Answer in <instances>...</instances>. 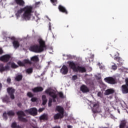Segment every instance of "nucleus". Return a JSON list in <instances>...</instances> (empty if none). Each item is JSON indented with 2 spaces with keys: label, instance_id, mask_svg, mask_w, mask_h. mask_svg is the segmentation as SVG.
I'll list each match as a JSON object with an SVG mask.
<instances>
[{
  "label": "nucleus",
  "instance_id": "obj_31",
  "mask_svg": "<svg viewBox=\"0 0 128 128\" xmlns=\"http://www.w3.org/2000/svg\"><path fill=\"white\" fill-rule=\"evenodd\" d=\"M12 128H20V127L18 126H17L16 122H13L12 124Z\"/></svg>",
  "mask_w": 128,
  "mask_h": 128
},
{
  "label": "nucleus",
  "instance_id": "obj_48",
  "mask_svg": "<svg viewBox=\"0 0 128 128\" xmlns=\"http://www.w3.org/2000/svg\"><path fill=\"white\" fill-rule=\"evenodd\" d=\"M68 128H72V126H68Z\"/></svg>",
  "mask_w": 128,
  "mask_h": 128
},
{
  "label": "nucleus",
  "instance_id": "obj_7",
  "mask_svg": "<svg viewBox=\"0 0 128 128\" xmlns=\"http://www.w3.org/2000/svg\"><path fill=\"white\" fill-rule=\"evenodd\" d=\"M125 82L126 84L122 86L121 90H122V93L126 94L128 93V78L125 79Z\"/></svg>",
  "mask_w": 128,
  "mask_h": 128
},
{
  "label": "nucleus",
  "instance_id": "obj_4",
  "mask_svg": "<svg viewBox=\"0 0 128 128\" xmlns=\"http://www.w3.org/2000/svg\"><path fill=\"white\" fill-rule=\"evenodd\" d=\"M68 63L69 64L70 67L73 70L74 72H84L86 71V70L84 67L78 66L77 64L73 62H68Z\"/></svg>",
  "mask_w": 128,
  "mask_h": 128
},
{
  "label": "nucleus",
  "instance_id": "obj_37",
  "mask_svg": "<svg viewBox=\"0 0 128 128\" xmlns=\"http://www.w3.org/2000/svg\"><path fill=\"white\" fill-rule=\"evenodd\" d=\"M77 78H78L77 76L74 75V76H72V80H76Z\"/></svg>",
  "mask_w": 128,
  "mask_h": 128
},
{
  "label": "nucleus",
  "instance_id": "obj_36",
  "mask_svg": "<svg viewBox=\"0 0 128 128\" xmlns=\"http://www.w3.org/2000/svg\"><path fill=\"white\" fill-rule=\"evenodd\" d=\"M37 100H38V99H37L36 98H32L31 99V101H32V102H36Z\"/></svg>",
  "mask_w": 128,
  "mask_h": 128
},
{
  "label": "nucleus",
  "instance_id": "obj_15",
  "mask_svg": "<svg viewBox=\"0 0 128 128\" xmlns=\"http://www.w3.org/2000/svg\"><path fill=\"white\" fill-rule=\"evenodd\" d=\"M10 58V56L9 55H5L0 58V60L4 62H8Z\"/></svg>",
  "mask_w": 128,
  "mask_h": 128
},
{
  "label": "nucleus",
  "instance_id": "obj_33",
  "mask_svg": "<svg viewBox=\"0 0 128 128\" xmlns=\"http://www.w3.org/2000/svg\"><path fill=\"white\" fill-rule=\"evenodd\" d=\"M32 72V68H28L26 70V72L28 74H30Z\"/></svg>",
  "mask_w": 128,
  "mask_h": 128
},
{
  "label": "nucleus",
  "instance_id": "obj_12",
  "mask_svg": "<svg viewBox=\"0 0 128 128\" xmlns=\"http://www.w3.org/2000/svg\"><path fill=\"white\" fill-rule=\"evenodd\" d=\"M6 114H8V116H12L14 115V112L13 111L10 110L8 112L7 114L6 112L4 113L3 114V118L4 120L7 119Z\"/></svg>",
  "mask_w": 128,
  "mask_h": 128
},
{
  "label": "nucleus",
  "instance_id": "obj_46",
  "mask_svg": "<svg viewBox=\"0 0 128 128\" xmlns=\"http://www.w3.org/2000/svg\"><path fill=\"white\" fill-rule=\"evenodd\" d=\"M6 39H7V40H8V39H9V40H10H10H14V37H13V38H8Z\"/></svg>",
  "mask_w": 128,
  "mask_h": 128
},
{
  "label": "nucleus",
  "instance_id": "obj_5",
  "mask_svg": "<svg viewBox=\"0 0 128 128\" xmlns=\"http://www.w3.org/2000/svg\"><path fill=\"white\" fill-rule=\"evenodd\" d=\"M10 66H11L12 68H18V66L16 64L14 63L10 62L7 64L5 68H4L2 64H0V72H2L4 70H9Z\"/></svg>",
  "mask_w": 128,
  "mask_h": 128
},
{
  "label": "nucleus",
  "instance_id": "obj_56",
  "mask_svg": "<svg viewBox=\"0 0 128 128\" xmlns=\"http://www.w3.org/2000/svg\"><path fill=\"white\" fill-rule=\"evenodd\" d=\"M121 71H122H122H123V70H121Z\"/></svg>",
  "mask_w": 128,
  "mask_h": 128
},
{
  "label": "nucleus",
  "instance_id": "obj_3",
  "mask_svg": "<svg viewBox=\"0 0 128 128\" xmlns=\"http://www.w3.org/2000/svg\"><path fill=\"white\" fill-rule=\"evenodd\" d=\"M45 92L47 94H48L52 98V100L50 99L49 100V106H52V101L54 102H56V100H58L57 98L58 92L54 91V90H52L50 88H49L45 91Z\"/></svg>",
  "mask_w": 128,
  "mask_h": 128
},
{
  "label": "nucleus",
  "instance_id": "obj_8",
  "mask_svg": "<svg viewBox=\"0 0 128 128\" xmlns=\"http://www.w3.org/2000/svg\"><path fill=\"white\" fill-rule=\"evenodd\" d=\"M104 80L106 82L112 84H114L116 83V77L114 76L106 78H104Z\"/></svg>",
  "mask_w": 128,
  "mask_h": 128
},
{
  "label": "nucleus",
  "instance_id": "obj_10",
  "mask_svg": "<svg viewBox=\"0 0 128 128\" xmlns=\"http://www.w3.org/2000/svg\"><path fill=\"white\" fill-rule=\"evenodd\" d=\"M17 114L18 116V119L22 122H26L27 121L26 118H24L23 117L26 116L24 112L22 111H19L17 112Z\"/></svg>",
  "mask_w": 128,
  "mask_h": 128
},
{
  "label": "nucleus",
  "instance_id": "obj_24",
  "mask_svg": "<svg viewBox=\"0 0 128 128\" xmlns=\"http://www.w3.org/2000/svg\"><path fill=\"white\" fill-rule=\"evenodd\" d=\"M12 44H13V46H14V48H16V49L18 48L20 46L19 42L16 40L14 41L13 42Z\"/></svg>",
  "mask_w": 128,
  "mask_h": 128
},
{
  "label": "nucleus",
  "instance_id": "obj_23",
  "mask_svg": "<svg viewBox=\"0 0 128 128\" xmlns=\"http://www.w3.org/2000/svg\"><path fill=\"white\" fill-rule=\"evenodd\" d=\"M43 90V88L41 87H38V88H36L34 89H32V91L34 92H42Z\"/></svg>",
  "mask_w": 128,
  "mask_h": 128
},
{
  "label": "nucleus",
  "instance_id": "obj_38",
  "mask_svg": "<svg viewBox=\"0 0 128 128\" xmlns=\"http://www.w3.org/2000/svg\"><path fill=\"white\" fill-rule=\"evenodd\" d=\"M27 96L30 98L33 96L31 92H28Z\"/></svg>",
  "mask_w": 128,
  "mask_h": 128
},
{
  "label": "nucleus",
  "instance_id": "obj_57",
  "mask_svg": "<svg viewBox=\"0 0 128 128\" xmlns=\"http://www.w3.org/2000/svg\"><path fill=\"white\" fill-rule=\"evenodd\" d=\"M68 57V56H66Z\"/></svg>",
  "mask_w": 128,
  "mask_h": 128
},
{
  "label": "nucleus",
  "instance_id": "obj_47",
  "mask_svg": "<svg viewBox=\"0 0 128 128\" xmlns=\"http://www.w3.org/2000/svg\"><path fill=\"white\" fill-rule=\"evenodd\" d=\"M53 128H60L59 126H56L54 127Z\"/></svg>",
  "mask_w": 128,
  "mask_h": 128
},
{
  "label": "nucleus",
  "instance_id": "obj_60",
  "mask_svg": "<svg viewBox=\"0 0 128 128\" xmlns=\"http://www.w3.org/2000/svg\"><path fill=\"white\" fill-rule=\"evenodd\" d=\"M126 128H128V127Z\"/></svg>",
  "mask_w": 128,
  "mask_h": 128
},
{
  "label": "nucleus",
  "instance_id": "obj_39",
  "mask_svg": "<svg viewBox=\"0 0 128 128\" xmlns=\"http://www.w3.org/2000/svg\"><path fill=\"white\" fill-rule=\"evenodd\" d=\"M40 4V2H36L35 4L36 8L39 6Z\"/></svg>",
  "mask_w": 128,
  "mask_h": 128
},
{
  "label": "nucleus",
  "instance_id": "obj_32",
  "mask_svg": "<svg viewBox=\"0 0 128 128\" xmlns=\"http://www.w3.org/2000/svg\"><path fill=\"white\" fill-rule=\"evenodd\" d=\"M50 2L54 6H56L57 4V0H50Z\"/></svg>",
  "mask_w": 128,
  "mask_h": 128
},
{
  "label": "nucleus",
  "instance_id": "obj_35",
  "mask_svg": "<svg viewBox=\"0 0 128 128\" xmlns=\"http://www.w3.org/2000/svg\"><path fill=\"white\" fill-rule=\"evenodd\" d=\"M33 124L34 126H33L32 125V126H33L34 128H38L37 126H36V122L35 120L33 121Z\"/></svg>",
  "mask_w": 128,
  "mask_h": 128
},
{
  "label": "nucleus",
  "instance_id": "obj_59",
  "mask_svg": "<svg viewBox=\"0 0 128 128\" xmlns=\"http://www.w3.org/2000/svg\"><path fill=\"white\" fill-rule=\"evenodd\" d=\"M48 18V17H47Z\"/></svg>",
  "mask_w": 128,
  "mask_h": 128
},
{
  "label": "nucleus",
  "instance_id": "obj_6",
  "mask_svg": "<svg viewBox=\"0 0 128 128\" xmlns=\"http://www.w3.org/2000/svg\"><path fill=\"white\" fill-rule=\"evenodd\" d=\"M88 104L94 112H98V110L100 108V104L98 102L90 101Z\"/></svg>",
  "mask_w": 128,
  "mask_h": 128
},
{
  "label": "nucleus",
  "instance_id": "obj_28",
  "mask_svg": "<svg viewBox=\"0 0 128 128\" xmlns=\"http://www.w3.org/2000/svg\"><path fill=\"white\" fill-rule=\"evenodd\" d=\"M42 100L43 101L42 104L45 105L47 102V100L46 98V96H42Z\"/></svg>",
  "mask_w": 128,
  "mask_h": 128
},
{
  "label": "nucleus",
  "instance_id": "obj_9",
  "mask_svg": "<svg viewBox=\"0 0 128 128\" xmlns=\"http://www.w3.org/2000/svg\"><path fill=\"white\" fill-rule=\"evenodd\" d=\"M24 112L27 114H31L35 116L37 114V110L36 108H32L24 111Z\"/></svg>",
  "mask_w": 128,
  "mask_h": 128
},
{
  "label": "nucleus",
  "instance_id": "obj_26",
  "mask_svg": "<svg viewBox=\"0 0 128 128\" xmlns=\"http://www.w3.org/2000/svg\"><path fill=\"white\" fill-rule=\"evenodd\" d=\"M22 78V76L21 74H18L15 78L16 81H20Z\"/></svg>",
  "mask_w": 128,
  "mask_h": 128
},
{
  "label": "nucleus",
  "instance_id": "obj_55",
  "mask_svg": "<svg viewBox=\"0 0 128 128\" xmlns=\"http://www.w3.org/2000/svg\"><path fill=\"white\" fill-rule=\"evenodd\" d=\"M117 54H118V56H119V55H120V54H119L118 53H117Z\"/></svg>",
  "mask_w": 128,
  "mask_h": 128
},
{
  "label": "nucleus",
  "instance_id": "obj_61",
  "mask_svg": "<svg viewBox=\"0 0 128 128\" xmlns=\"http://www.w3.org/2000/svg\"><path fill=\"white\" fill-rule=\"evenodd\" d=\"M50 20V19H49Z\"/></svg>",
  "mask_w": 128,
  "mask_h": 128
},
{
  "label": "nucleus",
  "instance_id": "obj_1",
  "mask_svg": "<svg viewBox=\"0 0 128 128\" xmlns=\"http://www.w3.org/2000/svg\"><path fill=\"white\" fill-rule=\"evenodd\" d=\"M33 7L29 5H26L24 8H20L16 11V16L18 19L20 16L22 20H34V17L32 15Z\"/></svg>",
  "mask_w": 128,
  "mask_h": 128
},
{
  "label": "nucleus",
  "instance_id": "obj_22",
  "mask_svg": "<svg viewBox=\"0 0 128 128\" xmlns=\"http://www.w3.org/2000/svg\"><path fill=\"white\" fill-rule=\"evenodd\" d=\"M114 92V90L113 89H109L106 91L105 94L109 95Z\"/></svg>",
  "mask_w": 128,
  "mask_h": 128
},
{
  "label": "nucleus",
  "instance_id": "obj_50",
  "mask_svg": "<svg viewBox=\"0 0 128 128\" xmlns=\"http://www.w3.org/2000/svg\"><path fill=\"white\" fill-rule=\"evenodd\" d=\"M18 106H20L21 104H18Z\"/></svg>",
  "mask_w": 128,
  "mask_h": 128
},
{
  "label": "nucleus",
  "instance_id": "obj_40",
  "mask_svg": "<svg viewBox=\"0 0 128 128\" xmlns=\"http://www.w3.org/2000/svg\"><path fill=\"white\" fill-rule=\"evenodd\" d=\"M98 66H100V69H104V66H100V63H99L98 64Z\"/></svg>",
  "mask_w": 128,
  "mask_h": 128
},
{
  "label": "nucleus",
  "instance_id": "obj_34",
  "mask_svg": "<svg viewBox=\"0 0 128 128\" xmlns=\"http://www.w3.org/2000/svg\"><path fill=\"white\" fill-rule=\"evenodd\" d=\"M59 95H60V96L63 98H65V96L63 95V94L62 92H60L59 93Z\"/></svg>",
  "mask_w": 128,
  "mask_h": 128
},
{
  "label": "nucleus",
  "instance_id": "obj_29",
  "mask_svg": "<svg viewBox=\"0 0 128 128\" xmlns=\"http://www.w3.org/2000/svg\"><path fill=\"white\" fill-rule=\"evenodd\" d=\"M111 65L112 66L111 67L112 70H115L117 69L118 66H116V64H114V62H112V63H111Z\"/></svg>",
  "mask_w": 128,
  "mask_h": 128
},
{
  "label": "nucleus",
  "instance_id": "obj_11",
  "mask_svg": "<svg viewBox=\"0 0 128 128\" xmlns=\"http://www.w3.org/2000/svg\"><path fill=\"white\" fill-rule=\"evenodd\" d=\"M7 91H8V94H10L11 98L14 99V96L13 94L15 91L14 90V88H9L7 89Z\"/></svg>",
  "mask_w": 128,
  "mask_h": 128
},
{
  "label": "nucleus",
  "instance_id": "obj_58",
  "mask_svg": "<svg viewBox=\"0 0 128 128\" xmlns=\"http://www.w3.org/2000/svg\"><path fill=\"white\" fill-rule=\"evenodd\" d=\"M54 38V36H53Z\"/></svg>",
  "mask_w": 128,
  "mask_h": 128
},
{
  "label": "nucleus",
  "instance_id": "obj_52",
  "mask_svg": "<svg viewBox=\"0 0 128 128\" xmlns=\"http://www.w3.org/2000/svg\"><path fill=\"white\" fill-rule=\"evenodd\" d=\"M2 100H3L4 102H6V100H5L4 99H3Z\"/></svg>",
  "mask_w": 128,
  "mask_h": 128
},
{
  "label": "nucleus",
  "instance_id": "obj_42",
  "mask_svg": "<svg viewBox=\"0 0 128 128\" xmlns=\"http://www.w3.org/2000/svg\"><path fill=\"white\" fill-rule=\"evenodd\" d=\"M102 95V94L100 92H99L98 94V96H101Z\"/></svg>",
  "mask_w": 128,
  "mask_h": 128
},
{
  "label": "nucleus",
  "instance_id": "obj_51",
  "mask_svg": "<svg viewBox=\"0 0 128 128\" xmlns=\"http://www.w3.org/2000/svg\"><path fill=\"white\" fill-rule=\"evenodd\" d=\"M117 111H118V112H119V114L120 113V111L119 110H118Z\"/></svg>",
  "mask_w": 128,
  "mask_h": 128
},
{
  "label": "nucleus",
  "instance_id": "obj_54",
  "mask_svg": "<svg viewBox=\"0 0 128 128\" xmlns=\"http://www.w3.org/2000/svg\"><path fill=\"white\" fill-rule=\"evenodd\" d=\"M94 57V55L92 54V58H93Z\"/></svg>",
  "mask_w": 128,
  "mask_h": 128
},
{
  "label": "nucleus",
  "instance_id": "obj_17",
  "mask_svg": "<svg viewBox=\"0 0 128 128\" xmlns=\"http://www.w3.org/2000/svg\"><path fill=\"white\" fill-rule=\"evenodd\" d=\"M15 1L16 4L20 6H24L25 5V2L24 0H15Z\"/></svg>",
  "mask_w": 128,
  "mask_h": 128
},
{
  "label": "nucleus",
  "instance_id": "obj_43",
  "mask_svg": "<svg viewBox=\"0 0 128 128\" xmlns=\"http://www.w3.org/2000/svg\"><path fill=\"white\" fill-rule=\"evenodd\" d=\"M52 26L51 23H49V30H51Z\"/></svg>",
  "mask_w": 128,
  "mask_h": 128
},
{
  "label": "nucleus",
  "instance_id": "obj_14",
  "mask_svg": "<svg viewBox=\"0 0 128 128\" xmlns=\"http://www.w3.org/2000/svg\"><path fill=\"white\" fill-rule=\"evenodd\" d=\"M60 72L62 74H66L68 72V68L66 66L64 65L62 68L60 69Z\"/></svg>",
  "mask_w": 128,
  "mask_h": 128
},
{
  "label": "nucleus",
  "instance_id": "obj_45",
  "mask_svg": "<svg viewBox=\"0 0 128 128\" xmlns=\"http://www.w3.org/2000/svg\"><path fill=\"white\" fill-rule=\"evenodd\" d=\"M3 53V51L1 48H0V54H2Z\"/></svg>",
  "mask_w": 128,
  "mask_h": 128
},
{
  "label": "nucleus",
  "instance_id": "obj_18",
  "mask_svg": "<svg viewBox=\"0 0 128 128\" xmlns=\"http://www.w3.org/2000/svg\"><path fill=\"white\" fill-rule=\"evenodd\" d=\"M80 90L84 92H89L90 90L86 86H82L80 88Z\"/></svg>",
  "mask_w": 128,
  "mask_h": 128
},
{
  "label": "nucleus",
  "instance_id": "obj_30",
  "mask_svg": "<svg viewBox=\"0 0 128 128\" xmlns=\"http://www.w3.org/2000/svg\"><path fill=\"white\" fill-rule=\"evenodd\" d=\"M40 120H46L48 119V116L46 114H43L40 116Z\"/></svg>",
  "mask_w": 128,
  "mask_h": 128
},
{
  "label": "nucleus",
  "instance_id": "obj_44",
  "mask_svg": "<svg viewBox=\"0 0 128 128\" xmlns=\"http://www.w3.org/2000/svg\"><path fill=\"white\" fill-rule=\"evenodd\" d=\"M44 110V108H40V109H39L38 111H39L40 112H42Z\"/></svg>",
  "mask_w": 128,
  "mask_h": 128
},
{
  "label": "nucleus",
  "instance_id": "obj_49",
  "mask_svg": "<svg viewBox=\"0 0 128 128\" xmlns=\"http://www.w3.org/2000/svg\"><path fill=\"white\" fill-rule=\"evenodd\" d=\"M126 105V108H128V104H125Z\"/></svg>",
  "mask_w": 128,
  "mask_h": 128
},
{
  "label": "nucleus",
  "instance_id": "obj_13",
  "mask_svg": "<svg viewBox=\"0 0 128 128\" xmlns=\"http://www.w3.org/2000/svg\"><path fill=\"white\" fill-rule=\"evenodd\" d=\"M30 62L28 60H24L23 62L20 61L18 62V64L20 66H24L25 64H30Z\"/></svg>",
  "mask_w": 128,
  "mask_h": 128
},
{
  "label": "nucleus",
  "instance_id": "obj_27",
  "mask_svg": "<svg viewBox=\"0 0 128 128\" xmlns=\"http://www.w3.org/2000/svg\"><path fill=\"white\" fill-rule=\"evenodd\" d=\"M31 60L33 62H36L39 60L37 56H34L31 58Z\"/></svg>",
  "mask_w": 128,
  "mask_h": 128
},
{
  "label": "nucleus",
  "instance_id": "obj_2",
  "mask_svg": "<svg viewBox=\"0 0 128 128\" xmlns=\"http://www.w3.org/2000/svg\"><path fill=\"white\" fill-rule=\"evenodd\" d=\"M40 45H34L30 48V50L36 53L41 52L45 48V42L42 39L38 40Z\"/></svg>",
  "mask_w": 128,
  "mask_h": 128
},
{
  "label": "nucleus",
  "instance_id": "obj_53",
  "mask_svg": "<svg viewBox=\"0 0 128 128\" xmlns=\"http://www.w3.org/2000/svg\"><path fill=\"white\" fill-rule=\"evenodd\" d=\"M2 88V84H0V89Z\"/></svg>",
  "mask_w": 128,
  "mask_h": 128
},
{
  "label": "nucleus",
  "instance_id": "obj_19",
  "mask_svg": "<svg viewBox=\"0 0 128 128\" xmlns=\"http://www.w3.org/2000/svg\"><path fill=\"white\" fill-rule=\"evenodd\" d=\"M114 60L119 62V64H118L122 65L124 64V60L122 58H121L120 57H116L114 58Z\"/></svg>",
  "mask_w": 128,
  "mask_h": 128
},
{
  "label": "nucleus",
  "instance_id": "obj_16",
  "mask_svg": "<svg viewBox=\"0 0 128 128\" xmlns=\"http://www.w3.org/2000/svg\"><path fill=\"white\" fill-rule=\"evenodd\" d=\"M56 110L60 112V114H64V109L60 106H56Z\"/></svg>",
  "mask_w": 128,
  "mask_h": 128
},
{
  "label": "nucleus",
  "instance_id": "obj_20",
  "mask_svg": "<svg viewBox=\"0 0 128 128\" xmlns=\"http://www.w3.org/2000/svg\"><path fill=\"white\" fill-rule=\"evenodd\" d=\"M59 10L64 12L66 14H68V11L66 10V9L64 8V7H63V6H62V5H60L58 7Z\"/></svg>",
  "mask_w": 128,
  "mask_h": 128
},
{
  "label": "nucleus",
  "instance_id": "obj_25",
  "mask_svg": "<svg viewBox=\"0 0 128 128\" xmlns=\"http://www.w3.org/2000/svg\"><path fill=\"white\" fill-rule=\"evenodd\" d=\"M126 122L125 120H123L121 121V123H120V126L119 128H124L126 126Z\"/></svg>",
  "mask_w": 128,
  "mask_h": 128
},
{
  "label": "nucleus",
  "instance_id": "obj_41",
  "mask_svg": "<svg viewBox=\"0 0 128 128\" xmlns=\"http://www.w3.org/2000/svg\"><path fill=\"white\" fill-rule=\"evenodd\" d=\"M10 81H11V80L10 78H8V80H7V82L8 83H10Z\"/></svg>",
  "mask_w": 128,
  "mask_h": 128
},
{
  "label": "nucleus",
  "instance_id": "obj_21",
  "mask_svg": "<svg viewBox=\"0 0 128 128\" xmlns=\"http://www.w3.org/2000/svg\"><path fill=\"white\" fill-rule=\"evenodd\" d=\"M63 117H64V114H62L60 113H58V114H56L54 115V118L55 120H57V119H58V118H62Z\"/></svg>",
  "mask_w": 128,
  "mask_h": 128
}]
</instances>
